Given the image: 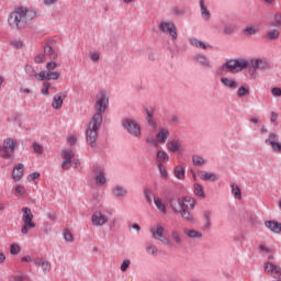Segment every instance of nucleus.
Listing matches in <instances>:
<instances>
[{
  "instance_id": "1",
  "label": "nucleus",
  "mask_w": 281,
  "mask_h": 281,
  "mask_svg": "<svg viewBox=\"0 0 281 281\" xmlns=\"http://www.w3.org/2000/svg\"><path fill=\"white\" fill-rule=\"evenodd\" d=\"M106 106H109V98H106V94L102 92L100 98L97 100V113L92 116V120L86 131V140L91 148H95L97 146L98 131H100V126H102V114L106 111Z\"/></svg>"
},
{
  "instance_id": "2",
  "label": "nucleus",
  "mask_w": 281,
  "mask_h": 281,
  "mask_svg": "<svg viewBox=\"0 0 281 281\" xmlns=\"http://www.w3.org/2000/svg\"><path fill=\"white\" fill-rule=\"evenodd\" d=\"M36 18V12L27 10L23 7H18L9 14L8 24L11 30H25L32 19Z\"/></svg>"
},
{
  "instance_id": "3",
  "label": "nucleus",
  "mask_w": 281,
  "mask_h": 281,
  "mask_svg": "<svg viewBox=\"0 0 281 281\" xmlns=\"http://www.w3.org/2000/svg\"><path fill=\"white\" fill-rule=\"evenodd\" d=\"M34 227H36V223L34 222L32 209L27 206L22 207L21 234H23V236H27V234H30V229H34Z\"/></svg>"
},
{
  "instance_id": "4",
  "label": "nucleus",
  "mask_w": 281,
  "mask_h": 281,
  "mask_svg": "<svg viewBox=\"0 0 281 281\" xmlns=\"http://www.w3.org/2000/svg\"><path fill=\"white\" fill-rule=\"evenodd\" d=\"M248 65L249 63L246 60H229L217 70V74L223 76V71H243V69H247Z\"/></svg>"
},
{
  "instance_id": "5",
  "label": "nucleus",
  "mask_w": 281,
  "mask_h": 281,
  "mask_svg": "<svg viewBox=\"0 0 281 281\" xmlns=\"http://www.w3.org/2000/svg\"><path fill=\"white\" fill-rule=\"evenodd\" d=\"M19 146L15 139L7 138L3 142V146L0 149L2 155V159H10L12 157V154L14 153L15 148Z\"/></svg>"
},
{
  "instance_id": "6",
  "label": "nucleus",
  "mask_w": 281,
  "mask_h": 281,
  "mask_svg": "<svg viewBox=\"0 0 281 281\" xmlns=\"http://www.w3.org/2000/svg\"><path fill=\"white\" fill-rule=\"evenodd\" d=\"M123 126L128 131L131 135H134V137H139L142 135L139 125L133 120L124 121Z\"/></svg>"
},
{
  "instance_id": "7",
  "label": "nucleus",
  "mask_w": 281,
  "mask_h": 281,
  "mask_svg": "<svg viewBox=\"0 0 281 281\" xmlns=\"http://www.w3.org/2000/svg\"><path fill=\"white\" fill-rule=\"evenodd\" d=\"M160 32L169 34L173 41L177 40V26L171 22H161L159 25Z\"/></svg>"
},
{
  "instance_id": "8",
  "label": "nucleus",
  "mask_w": 281,
  "mask_h": 281,
  "mask_svg": "<svg viewBox=\"0 0 281 281\" xmlns=\"http://www.w3.org/2000/svg\"><path fill=\"white\" fill-rule=\"evenodd\" d=\"M280 138L278 134L270 133L269 138L266 139L267 146H271L273 153H281V144L278 142Z\"/></svg>"
},
{
  "instance_id": "9",
  "label": "nucleus",
  "mask_w": 281,
  "mask_h": 281,
  "mask_svg": "<svg viewBox=\"0 0 281 281\" xmlns=\"http://www.w3.org/2000/svg\"><path fill=\"white\" fill-rule=\"evenodd\" d=\"M266 273H271L273 278H281V268L271 262H266L263 266Z\"/></svg>"
},
{
  "instance_id": "10",
  "label": "nucleus",
  "mask_w": 281,
  "mask_h": 281,
  "mask_svg": "<svg viewBox=\"0 0 281 281\" xmlns=\"http://www.w3.org/2000/svg\"><path fill=\"white\" fill-rule=\"evenodd\" d=\"M179 205L181 210H194V205H196V200L192 196H184L182 201L179 200Z\"/></svg>"
},
{
  "instance_id": "11",
  "label": "nucleus",
  "mask_w": 281,
  "mask_h": 281,
  "mask_svg": "<svg viewBox=\"0 0 281 281\" xmlns=\"http://www.w3.org/2000/svg\"><path fill=\"white\" fill-rule=\"evenodd\" d=\"M93 172L95 175L94 181L97 186H104V183H106V177H104V169L102 167H95Z\"/></svg>"
},
{
  "instance_id": "12",
  "label": "nucleus",
  "mask_w": 281,
  "mask_h": 281,
  "mask_svg": "<svg viewBox=\"0 0 281 281\" xmlns=\"http://www.w3.org/2000/svg\"><path fill=\"white\" fill-rule=\"evenodd\" d=\"M91 221H92V225H95L98 227V226L104 225L106 223V221H109V220L106 218V216L104 214L97 211L92 214Z\"/></svg>"
},
{
  "instance_id": "13",
  "label": "nucleus",
  "mask_w": 281,
  "mask_h": 281,
  "mask_svg": "<svg viewBox=\"0 0 281 281\" xmlns=\"http://www.w3.org/2000/svg\"><path fill=\"white\" fill-rule=\"evenodd\" d=\"M65 98H67V93L66 92H60V93H57L54 99H53V102H52V106L53 109H63V102H65Z\"/></svg>"
},
{
  "instance_id": "14",
  "label": "nucleus",
  "mask_w": 281,
  "mask_h": 281,
  "mask_svg": "<svg viewBox=\"0 0 281 281\" xmlns=\"http://www.w3.org/2000/svg\"><path fill=\"white\" fill-rule=\"evenodd\" d=\"M25 172L23 164H19L13 168L12 179L15 181H21L23 179V173Z\"/></svg>"
},
{
  "instance_id": "15",
  "label": "nucleus",
  "mask_w": 281,
  "mask_h": 281,
  "mask_svg": "<svg viewBox=\"0 0 281 281\" xmlns=\"http://www.w3.org/2000/svg\"><path fill=\"white\" fill-rule=\"evenodd\" d=\"M44 54L45 56H49L50 60L58 59V52H56L49 42H47L44 46Z\"/></svg>"
},
{
  "instance_id": "16",
  "label": "nucleus",
  "mask_w": 281,
  "mask_h": 281,
  "mask_svg": "<svg viewBox=\"0 0 281 281\" xmlns=\"http://www.w3.org/2000/svg\"><path fill=\"white\" fill-rule=\"evenodd\" d=\"M265 225L268 227V229H270V232H273L274 234H281V223L276 221H266Z\"/></svg>"
},
{
  "instance_id": "17",
  "label": "nucleus",
  "mask_w": 281,
  "mask_h": 281,
  "mask_svg": "<svg viewBox=\"0 0 281 281\" xmlns=\"http://www.w3.org/2000/svg\"><path fill=\"white\" fill-rule=\"evenodd\" d=\"M250 65L252 67V74L256 71V69H267V67H269V64L262 59H256V60H251Z\"/></svg>"
},
{
  "instance_id": "18",
  "label": "nucleus",
  "mask_w": 281,
  "mask_h": 281,
  "mask_svg": "<svg viewBox=\"0 0 281 281\" xmlns=\"http://www.w3.org/2000/svg\"><path fill=\"white\" fill-rule=\"evenodd\" d=\"M150 232L153 234V238L156 240H161L164 238V226H161V224H158L156 228H150Z\"/></svg>"
},
{
  "instance_id": "19",
  "label": "nucleus",
  "mask_w": 281,
  "mask_h": 281,
  "mask_svg": "<svg viewBox=\"0 0 281 281\" xmlns=\"http://www.w3.org/2000/svg\"><path fill=\"white\" fill-rule=\"evenodd\" d=\"M198 175L200 179H202V181H216L218 179L216 173H212V172L200 171L198 172Z\"/></svg>"
},
{
  "instance_id": "20",
  "label": "nucleus",
  "mask_w": 281,
  "mask_h": 281,
  "mask_svg": "<svg viewBox=\"0 0 281 281\" xmlns=\"http://www.w3.org/2000/svg\"><path fill=\"white\" fill-rule=\"evenodd\" d=\"M221 82L224 87H228V89H236L238 87V82L233 78L222 77Z\"/></svg>"
},
{
  "instance_id": "21",
  "label": "nucleus",
  "mask_w": 281,
  "mask_h": 281,
  "mask_svg": "<svg viewBox=\"0 0 281 281\" xmlns=\"http://www.w3.org/2000/svg\"><path fill=\"white\" fill-rule=\"evenodd\" d=\"M168 135H170L168 130L161 128L159 133L156 135V139L158 144H166V140L168 139Z\"/></svg>"
},
{
  "instance_id": "22",
  "label": "nucleus",
  "mask_w": 281,
  "mask_h": 281,
  "mask_svg": "<svg viewBox=\"0 0 281 281\" xmlns=\"http://www.w3.org/2000/svg\"><path fill=\"white\" fill-rule=\"evenodd\" d=\"M154 203H155L157 210H159V212H161V214H167L168 213V209L166 207V203H164V201L160 200V198H154Z\"/></svg>"
},
{
  "instance_id": "23",
  "label": "nucleus",
  "mask_w": 281,
  "mask_h": 281,
  "mask_svg": "<svg viewBox=\"0 0 281 281\" xmlns=\"http://www.w3.org/2000/svg\"><path fill=\"white\" fill-rule=\"evenodd\" d=\"M61 157L64 161H68L71 164V161H74V157H76V153H74V150L71 149H64L61 151Z\"/></svg>"
},
{
  "instance_id": "24",
  "label": "nucleus",
  "mask_w": 281,
  "mask_h": 281,
  "mask_svg": "<svg viewBox=\"0 0 281 281\" xmlns=\"http://www.w3.org/2000/svg\"><path fill=\"white\" fill-rule=\"evenodd\" d=\"M181 148V143L179 140H171L167 144V149L169 153H177Z\"/></svg>"
},
{
  "instance_id": "25",
  "label": "nucleus",
  "mask_w": 281,
  "mask_h": 281,
  "mask_svg": "<svg viewBox=\"0 0 281 281\" xmlns=\"http://www.w3.org/2000/svg\"><path fill=\"white\" fill-rule=\"evenodd\" d=\"M190 209H181V216L184 218V221H188V223H194V217L192 214H190Z\"/></svg>"
},
{
  "instance_id": "26",
  "label": "nucleus",
  "mask_w": 281,
  "mask_h": 281,
  "mask_svg": "<svg viewBox=\"0 0 281 281\" xmlns=\"http://www.w3.org/2000/svg\"><path fill=\"white\" fill-rule=\"evenodd\" d=\"M193 188H194V194H195L196 196H200V199H205V191H204L203 186H201V184H199V183H195V184L193 186Z\"/></svg>"
},
{
  "instance_id": "27",
  "label": "nucleus",
  "mask_w": 281,
  "mask_h": 281,
  "mask_svg": "<svg viewBox=\"0 0 281 281\" xmlns=\"http://www.w3.org/2000/svg\"><path fill=\"white\" fill-rule=\"evenodd\" d=\"M175 177L180 180L186 179V169L182 166H177L175 168Z\"/></svg>"
},
{
  "instance_id": "28",
  "label": "nucleus",
  "mask_w": 281,
  "mask_h": 281,
  "mask_svg": "<svg viewBox=\"0 0 281 281\" xmlns=\"http://www.w3.org/2000/svg\"><path fill=\"white\" fill-rule=\"evenodd\" d=\"M200 8H201L203 19H205V21H209L210 20V10H207V8H205V0H200Z\"/></svg>"
},
{
  "instance_id": "29",
  "label": "nucleus",
  "mask_w": 281,
  "mask_h": 281,
  "mask_svg": "<svg viewBox=\"0 0 281 281\" xmlns=\"http://www.w3.org/2000/svg\"><path fill=\"white\" fill-rule=\"evenodd\" d=\"M169 157L168 154L164 150H158L157 153V161L158 164H166V161H168Z\"/></svg>"
},
{
  "instance_id": "30",
  "label": "nucleus",
  "mask_w": 281,
  "mask_h": 281,
  "mask_svg": "<svg viewBox=\"0 0 281 281\" xmlns=\"http://www.w3.org/2000/svg\"><path fill=\"white\" fill-rule=\"evenodd\" d=\"M232 188V194H234L235 199H243V193L240 192V187H238L237 184L233 183L231 184Z\"/></svg>"
},
{
  "instance_id": "31",
  "label": "nucleus",
  "mask_w": 281,
  "mask_h": 281,
  "mask_svg": "<svg viewBox=\"0 0 281 281\" xmlns=\"http://www.w3.org/2000/svg\"><path fill=\"white\" fill-rule=\"evenodd\" d=\"M279 36H280V31L272 30L267 33L266 38H268V41H276V38H279Z\"/></svg>"
},
{
  "instance_id": "32",
  "label": "nucleus",
  "mask_w": 281,
  "mask_h": 281,
  "mask_svg": "<svg viewBox=\"0 0 281 281\" xmlns=\"http://www.w3.org/2000/svg\"><path fill=\"white\" fill-rule=\"evenodd\" d=\"M146 114L148 116V124L151 126V128H157V123L153 121V115H155V112L151 110H146Z\"/></svg>"
},
{
  "instance_id": "33",
  "label": "nucleus",
  "mask_w": 281,
  "mask_h": 281,
  "mask_svg": "<svg viewBox=\"0 0 281 281\" xmlns=\"http://www.w3.org/2000/svg\"><path fill=\"white\" fill-rule=\"evenodd\" d=\"M191 45H193V47H200V49H206L207 46L205 45V43L196 40V38H191L190 40Z\"/></svg>"
},
{
  "instance_id": "34",
  "label": "nucleus",
  "mask_w": 281,
  "mask_h": 281,
  "mask_svg": "<svg viewBox=\"0 0 281 281\" xmlns=\"http://www.w3.org/2000/svg\"><path fill=\"white\" fill-rule=\"evenodd\" d=\"M114 196H126V190L120 186L113 189Z\"/></svg>"
},
{
  "instance_id": "35",
  "label": "nucleus",
  "mask_w": 281,
  "mask_h": 281,
  "mask_svg": "<svg viewBox=\"0 0 281 281\" xmlns=\"http://www.w3.org/2000/svg\"><path fill=\"white\" fill-rule=\"evenodd\" d=\"M20 252H21V247L19 246V244H12L10 246V254L12 256H18V254H20Z\"/></svg>"
},
{
  "instance_id": "36",
  "label": "nucleus",
  "mask_w": 281,
  "mask_h": 281,
  "mask_svg": "<svg viewBox=\"0 0 281 281\" xmlns=\"http://www.w3.org/2000/svg\"><path fill=\"white\" fill-rule=\"evenodd\" d=\"M195 58L198 63H201V65H204V67H210V61L207 60L206 56L198 55Z\"/></svg>"
},
{
  "instance_id": "37",
  "label": "nucleus",
  "mask_w": 281,
  "mask_h": 281,
  "mask_svg": "<svg viewBox=\"0 0 281 281\" xmlns=\"http://www.w3.org/2000/svg\"><path fill=\"white\" fill-rule=\"evenodd\" d=\"M164 201H165L166 203H168V204L170 205V207H172V211L177 214L178 211H177V209H175V206L172 205V201H175V199L172 198V194L168 193V194L165 196Z\"/></svg>"
},
{
  "instance_id": "38",
  "label": "nucleus",
  "mask_w": 281,
  "mask_h": 281,
  "mask_svg": "<svg viewBox=\"0 0 281 281\" xmlns=\"http://www.w3.org/2000/svg\"><path fill=\"white\" fill-rule=\"evenodd\" d=\"M192 161L194 166H203V164H205V159L201 156H193Z\"/></svg>"
},
{
  "instance_id": "39",
  "label": "nucleus",
  "mask_w": 281,
  "mask_h": 281,
  "mask_svg": "<svg viewBox=\"0 0 281 281\" xmlns=\"http://www.w3.org/2000/svg\"><path fill=\"white\" fill-rule=\"evenodd\" d=\"M237 95L238 98H245V95H249V89L245 87H239V89L237 90Z\"/></svg>"
},
{
  "instance_id": "40",
  "label": "nucleus",
  "mask_w": 281,
  "mask_h": 281,
  "mask_svg": "<svg viewBox=\"0 0 281 281\" xmlns=\"http://www.w3.org/2000/svg\"><path fill=\"white\" fill-rule=\"evenodd\" d=\"M64 238L67 243H74V235L71 234V231L65 229L64 231Z\"/></svg>"
},
{
  "instance_id": "41",
  "label": "nucleus",
  "mask_w": 281,
  "mask_h": 281,
  "mask_svg": "<svg viewBox=\"0 0 281 281\" xmlns=\"http://www.w3.org/2000/svg\"><path fill=\"white\" fill-rule=\"evenodd\" d=\"M15 192L19 194V196H23L26 194L27 190H25L23 184H19L15 187Z\"/></svg>"
},
{
  "instance_id": "42",
  "label": "nucleus",
  "mask_w": 281,
  "mask_h": 281,
  "mask_svg": "<svg viewBox=\"0 0 281 281\" xmlns=\"http://www.w3.org/2000/svg\"><path fill=\"white\" fill-rule=\"evenodd\" d=\"M158 169L162 179H168V171L166 170V167L162 164H158Z\"/></svg>"
},
{
  "instance_id": "43",
  "label": "nucleus",
  "mask_w": 281,
  "mask_h": 281,
  "mask_svg": "<svg viewBox=\"0 0 281 281\" xmlns=\"http://www.w3.org/2000/svg\"><path fill=\"white\" fill-rule=\"evenodd\" d=\"M49 87H52L49 82L46 81L43 83V88L41 90L43 95H49Z\"/></svg>"
},
{
  "instance_id": "44",
  "label": "nucleus",
  "mask_w": 281,
  "mask_h": 281,
  "mask_svg": "<svg viewBox=\"0 0 281 281\" xmlns=\"http://www.w3.org/2000/svg\"><path fill=\"white\" fill-rule=\"evenodd\" d=\"M34 63H36L37 65L45 63V54L41 53V54L36 55L34 58Z\"/></svg>"
},
{
  "instance_id": "45",
  "label": "nucleus",
  "mask_w": 281,
  "mask_h": 281,
  "mask_svg": "<svg viewBox=\"0 0 281 281\" xmlns=\"http://www.w3.org/2000/svg\"><path fill=\"white\" fill-rule=\"evenodd\" d=\"M147 254H151V256H157V247L153 246V244H149V246L146 247Z\"/></svg>"
},
{
  "instance_id": "46",
  "label": "nucleus",
  "mask_w": 281,
  "mask_h": 281,
  "mask_svg": "<svg viewBox=\"0 0 281 281\" xmlns=\"http://www.w3.org/2000/svg\"><path fill=\"white\" fill-rule=\"evenodd\" d=\"M47 76L48 80H58L60 78V72L48 71Z\"/></svg>"
},
{
  "instance_id": "47",
  "label": "nucleus",
  "mask_w": 281,
  "mask_h": 281,
  "mask_svg": "<svg viewBox=\"0 0 281 281\" xmlns=\"http://www.w3.org/2000/svg\"><path fill=\"white\" fill-rule=\"evenodd\" d=\"M33 149L34 153H36L37 155H43V147L41 146V144L34 143Z\"/></svg>"
},
{
  "instance_id": "48",
  "label": "nucleus",
  "mask_w": 281,
  "mask_h": 281,
  "mask_svg": "<svg viewBox=\"0 0 281 281\" xmlns=\"http://www.w3.org/2000/svg\"><path fill=\"white\" fill-rule=\"evenodd\" d=\"M56 67H58V64H56V61H49L46 64L47 71H54V69H56Z\"/></svg>"
},
{
  "instance_id": "49",
  "label": "nucleus",
  "mask_w": 281,
  "mask_h": 281,
  "mask_svg": "<svg viewBox=\"0 0 281 281\" xmlns=\"http://www.w3.org/2000/svg\"><path fill=\"white\" fill-rule=\"evenodd\" d=\"M11 45H13V47H14L15 49H22V47H23V41L15 40V41L11 42Z\"/></svg>"
},
{
  "instance_id": "50",
  "label": "nucleus",
  "mask_w": 281,
  "mask_h": 281,
  "mask_svg": "<svg viewBox=\"0 0 281 281\" xmlns=\"http://www.w3.org/2000/svg\"><path fill=\"white\" fill-rule=\"evenodd\" d=\"M187 236H189V238H199V237H201V233H199L196 231H189L187 233Z\"/></svg>"
},
{
  "instance_id": "51",
  "label": "nucleus",
  "mask_w": 281,
  "mask_h": 281,
  "mask_svg": "<svg viewBox=\"0 0 281 281\" xmlns=\"http://www.w3.org/2000/svg\"><path fill=\"white\" fill-rule=\"evenodd\" d=\"M144 194H145V199H146L147 203H149V205H150V203H153V199L150 198V194H151L150 189H145Z\"/></svg>"
},
{
  "instance_id": "52",
  "label": "nucleus",
  "mask_w": 281,
  "mask_h": 281,
  "mask_svg": "<svg viewBox=\"0 0 281 281\" xmlns=\"http://www.w3.org/2000/svg\"><path fill=\"white\" fill-rule=\"evenodd\" d=\"M128 267H131V260L126 259L121 265V271H123V272L126 271L128 269Z\"/></svg>"
},
{
  "instance_id": "53",
  "label": "nucleus",
  "mask_w": 281,
  "mask_h": 281,
  "mask_svg": "<svg viewBox=\"0 0 281 281\" xmlns=\"http://www.w3.org/2000/svg\"><path fill=\"white\" fill-rule=\"evenodd\" d=\"M273 25L274 27H278L279 25H281V13H276Z\"/></svg>"
},
{
  "instance_id": "54",
  "label": "nucleus",
  "mask_w": 281,
  "mask_h": 281,
  "mask_svg": "<svg viewBox=\"0 0 281 281\" xmlns=\"http://www.w3.org/2000/svg\"><path fill=\"white\" fill-rule=\"evenodd\" d=\"M40 178H41V173L38 172H33L27 177L29 181H36V179H40Z\"/></svg>"
},
{
  "instance_id": "55",
  "label": "nucleus",
  "mask_w": 281,
  "mask_h": 281,
  "mask_svg": "<svg viewBox=\"0 0 281 281\" xmlns=\"http://www.w3.org/2000/svg\"><path fill=\"white\" fill-rule=\"evenodd\" d=\"M270 122L274 124V126H278V113L271 112Z\"/></svg>"
},
{
  "instance_id": "56",
  "label": "nucleus",
  "mask_w": 281,
  "mask_h": 281,
  "mask_svg": "<svg viewBox=\"0 0 281 281\" xmlns=\"http://www.w3.org/2000/svg\"><path fill=\"white\" fill-rule=\"evenodd\" d=\"M146 142H147V144H151V146H155L156 148H157V146H159V143H158V140H157V138H154V137H148L147 139H146Z\"/></svg>"
},
{
  "instance_id": "57",
  "label": "nucleus",
  "mask_w": 281,
  "mask_h": 281,
  "mask_svg": "<svg viewBox=\"0 0 281 281\" xmlns=\"http://www.w3.org/2000/svg\"><path fill=\"white\" fill-rule=\"evenodd\" d=\"M67 142L70 146H75L76 142H78V138L76 137V135H71L68 137Z\"/></svg>"
},
{
  "instance_id": "58",
  "label": "nucleus",
  "mask_w": 281,
  "mask_h": 281,
  "mask_svg": "<svg viewBox=\"0 0 281 281\" xmlns=\"http://www.w3.org/2000/svg\"><path fill=\"white\" fill-rule=\"evenodd\" d=\"M271 93H272V95H274L277 98H280V95H281V88H272L271 89Z\"/></svg>"
},
{
  "instance_id": "59",
  "label": "nucleus",
  "mask_w": 281,
  "mask_h": 281,
  "mask_svg": "<svg viewBox=\"0 0 281 281\" xmlns=\"http://www.w3.org/2000/svg\"><path fill=\"white\" fill-rule=\"evenodd\" d=\"M47 74H48V71H45V70L41 71V72L38 74V79H40V80H48Z\"/></svg>"
},
{
  "instance_id": "60",
  "label": "nucleus",
  "mask_w": 281,
  "mask_h": 281,
  "mask_svg": "<svg viewBox=\"0 0 281 281\" xmlns=\"http://www.w3.org/2000/svg\"><path fill=\"white\" fill-rule=\"evenodd\" d=\"M42 269L43 271H49V269H52V265L48 261H43Z\"/></svg>"
},
{
  "instance_id": "61",
  "label": "nucleus",
  "mask_w": 281,
  "mask_h": 281,
  "mask_svg": "<svg viewBox=\"0 0 281 281\" xmlns=\"http://www.w3.org/2000/svg\"><path fill=\"white\" fill-rule=\"evenodd\" d=\"M71 168V162L64 160L61 164V170H69Z\"/></svg>"
},
{
  "instance_id": "62",
  "label": "nucleus",
  "mask_w": 281,
  "mask_h": 281,
  "mask_svg": "<svg viewBox=\"0 0 281 281\" xmlns=\"http://www.w3.org/2000/svg\"><path fill=\"white\" fill-rule=\"evenodd\" d=\"M236 27L234 25L225 26L224 32L225 34H232Z\"/></svg>"
},
{
  "instance_id": "63",
  "label": "nucleus",
  "mask_w": 281,
  "mask_h": 281,
  "mask_svg": "<svg viewBox=\"0 0 281 281\" xmlns=\"http://www.w3.org/2000/svg\"><path fill=\"white\" fill-rule=\"evenodd\" d=\"M172 238L176 243H181V236H179V233L173 232L172 233Z\"/></svg>"
},
{
  "instance_id": "64",
  "label": "nucleus",
  "mask_w": 281,
  "mask_h": 281,
  "mask_svg": "<svg viewBox=\"0 0 281 281\" xmlns=\"http://www.w3.org/2000/svg\"><path fill=\"white\" fill-rule=\"evenodd\" d=\"M245 33L249 35L256 34V29H254L252 26H248L245 29Z\"/></svg>"
}]
</instances>
